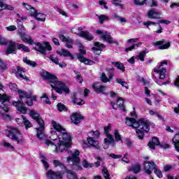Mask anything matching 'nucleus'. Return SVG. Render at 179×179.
<instances>
[{
    "instance_id": "obj_2",
    "label": "nucleus",
    "mask_w": 179,
    "mask_h": 179,
    "mask_svg": "<svg viewBox=\"0 0 179 179\" xmlns=\"http://www.w3.org/2000/svg\"><path fill=\"white\" fill-rule=\"evenodd\" d=\"M9 88L13 90V92H17L20 97V101H13V105L21 114H26L27 113V108L23 106V103L28 106H33V101H36V96H33L31 92H26L22 90H18L17 85L15 83H10Z\"/></svg>"
},
{
    "instance_id": "obj_17",
    "label": "nucleus",
    "mask_w": 179,
    "mask_h": 179,
    "mask_svg": "<svg viewBox=\"0 0 179 179\" xmlns=\"http://www.w3.org/2000/svg\"><path fill=\"white\" fill-rule=\"evenodd\" d=\"M15 121L17 124L20 125V127H25L26 129H27L28 128H31V127H33L31 122H30L28 119L23 115H22L20 118H16Z\"/></svg>"
},
{
    "instance_id": "obj_54",
    "label": "nucleus",
    "mask_w": 179,
    "mask_h": 179,
    "mask_svg": "<svg viewBox=\"0 0 179 179\" xmlns=\"http://www.w3.org/2000/svg\"><path fill=\"white\" fill-rule=\"evenodd\" d=\"M99 5H100V6L103 8V9H108V6H107V1L104 0H99Z\"/></svg>"
},
{
    "instance_id": "obj_11",
    "label": "nucleus",
    "mask_w": 179,
    "mask_h": 179,
    "mask_svg": "<svg viewBox=\"0 0 179 179\" xmlns=\"http://www.w3.org/2000/svg\"><path fill=\"white\" fill-rule=\"evenodd\" d=\"M7 44L8 48L6 51V54L9 55V54H15L16 52V43L12 41H8L2 36L0 35V45H5Z\"/></svg>"
},
{
    "instance_id": "obj_9",
    "label": "nucleus",
    "mask_w": 179,
    "mask_h": 179,
    "mask_svg": "<svg viewBox=\"0 0 179 179\" xmlns=\"http://www.w3.org/2000/svg\"><path fill=\"white\" fill-rule=\"evenodd\" d=\"M6 135L10 139L15 141L17 143H22L23 142V136H22V133L20 131L15 127H10L6 130Z\"/></svg>"
},
{
    "instance_id": "obj_37",
    "label": "nucleus",
    "mask_w": 179,
    "mask_h": 179,
    "mask_svg": "<svg viewBox=\"0 0 179 179\" xmlns=\"http://www.w3.org/2000/svg\"><path fill=\"white\" fill-rule=\"evenodd\" d=\"M64 173H67V178L69 179H78L76 173L71 170L66 169V171H64Z\"/></svg>"
},
{
    "instance_id": "obj_53",
    "label": "nucleus",
    "mask_w": 179,
    "mask_h": 179,
    "mask_svg": "<svg viewBox=\"0 0 179 179\" xmlns=\"http://www.w3.org/2000/svg\"><path fill=\"white\" fill-rule=\"evenodd\" d=\"M2 145L4 148H6L7 149H10L11 150H13V149H15V148L13 147V145H12L10 143L6 142V141H3L2 143Z\"/></svg>"
},
{
    "instance_id": "obj_32",
    "label": "nucleus",
    "mask_w": 179,
    "mask_h": 179,
    "mask_svg": "<svg viewBox=\"0 0 179 179\" xmlns=\"http://www.w3.org/2000/svg\"><path fill=\"white\" fill-rule=\"evenodd\" d=\"M20 36L21 37V40L24 42V43H27L28 44H33V43H34V41H33V38H31V37H30L28 35H26V34L24 33H20Z\"/></svg>"
},
{
    "instance_id": "obj_59",
    "label": "nucleus",
    "mask_w": 179,
    "mask_h": 179,
    "mask_svg": "<svg viewBox=\"0 0 179 179\" xmlns=\"http://www.w3.org/2000/svg\"><path fill=\"white\" fill-rule=\"evenodd\" d=\"M104 132L106 136L111 135V127L108 125L104 128Z\"/></svg>"
},
{
    "instance_id": "obj_63",
    "label": "nucleus",
    "mask_w": 179,
    "mask_h": 179,
    "mask_svg": "<svg viewBox=\"0 0 179 179\" xmlns=\"http://www.w3.org/2000/svg\"><path fill=\"white\" fill-rule=\"evenodd\" d=\"M17 23L18 29H20V30H26V28H24V26H23V23L22 22V21L17 20Z\"/></svg>"
},
{
    "instance_id": "obj_16",
    "label": "nucleus",
    "mask_w": 179,
    "mask_h": 179,
    "mask_svg": "<svg viewBox=\"0 0 179 179\" xmlns=\"http://www.w3.org/2000/svg\"><path fill=\"white\" fill-rule=\"evenodd\" d=\"M160 23H162L164 24H170V23H171V22H170L169 20H161L159 21V23L157 22H150V21H147L145 22H143V26H146V27H148V29H149V26H159V30H157L155 31V33H158L160 34V33L162 32V27L160 26Z\"/></svg>"
},
{
    "instance_id": "obj_50",
    "label": "nucleus",
    "mask_w": 179,
    "mask_h": 179,
    "mask_svg": "<svg viewBox=\"0 0 179 179\" xmlns=\"http://www.w3.org/2000/svg\"><path fill=\"white\" fill-rule=\"evenodd\" d=\"M74 73H76V79L78 83H82L83 82V78H82V76H80V73L74 71Z\"/></svg>"
},
{
    "instance_id": "obj_1",
    "label": "nucleus",
    "mask_w": 179,
    "mask_h": 179,
    "mask_svg": "<svg viewBox=\"0 0 179 179\" xmlns=\"http://www.w3.org/2000/svg\"><path fill=\"white\" fill-rule=\"evenodd\" d=\"M51 127L50 140H46L45 136V138L42 141H45L44 143L46 146H55V152H66L71 148V143H72L71 134L55 120H52Z\"/></svg>"
},
{
    "instance_id": "obj_24",
    "label": "nucleus",
    "mask_w": 179,
    "mask_h": 179,
    "mask_svg": "<svg viewBox=\"0 0 179 179\" xmlns=\"http://www.w3.org/2000/svg\"><path fill=\"white\" fill-rule=\"evenodd\" d=\"M59 37L60 40L63 41V43H66V47L67 48H72L73 45V40H72L71 38L65 37V36H64L63 34H60Z\"/></svg>"
},
{
    "instance_id": "obj_7",
    "label": "nucleus",
    "mask_w": 179,
    "mask_h": 179,
    "mask_svg": "<svg viewBox=\"0 0 179 179\" xmlns=\"http://www.w3.org/2000/svg\"><path fill=\"white\" fill-rule=\"evenodd\" d=\"M29 116L31 117L33 120L36 121L38 127L36 128V136L37 138L40 140H43L45 138V134H44V129H45V124H44V120H43V118L40 115V114L37 113L35 110H30L29 112Z\"/></svg>"
},
{
    "instance_id": "obj_5",
    "label": "nucleus",
    "mask_w": 179,
    "mask_h": 179,
    "mask_svg": "<svg viewBox=\"0 0 179 179\" xmlns=\"http://www.w3.org/2000/svg\"><path fill=\"white\" fill-rule=\"evenodd\" d=\"M167 62L164 60L161 62L160 65L155 67L152 71V78L155 80V83L157 85H167L170 81L168 80L167 83H160L159 80H163L166 78V73H167Z\"/></svg>"
},
{
    "instance_id": "obj_64",
    "label": "nucleus",
    "mask_w": 179,
    "mask_h": 179,
    "mask_svg": "<svg viewBox=\"0 0 179 179\" xmlns=\"http://www.w3.org/2000/svg\"><path fill=\"white\" fill-rule=\"evenodd\" d=\"M16 26L15 25H10V26H8V27H6V29L8 31H15V30H16Z\"/></svg>"
},
{
    "instance_id": "obj_8",
    "label": "nucleus",
    "mask_w": 179,
    "mask_h": 179,
    "mask_svg": "<svg viewBox=\"0 0 179 179\" xmlns=\"http://www.w3.org/2000/svg\"><path fill=\"white\" fill-rule=\"evenodd\" d=\"M69 157H67L66 162L71 164L73 170H82V166L80 165V158L79 155L80 152L78 150L73 151H68Z\"/></svg>"
},
{
    "instance_id": "obj_39",
    "label": "nucleus",
    "mask_w": 179,
    "mask_h": 179,
    "mask_svg": "<svg viewBox=\"0 0 179 179\" xmlns=\"http://www.w3.org/2000/svg\"><path fill=\"white\" fill-rule=\"evenodd\" d=\"M22 50V51H24V52H30V49L29 48V47L23 44L15 45V50Z\"/></svg>"
},
{
    "instance_id": "obj_51",
    "label": "nucleus",
    "mask_w": 179,
    "mask_h": 179,
    "mask_svg": "<svg viewBox=\"0 0 179 179\" xmlns=\"http://www.w3.org/2000/svg\"><path fill=\"white\" fill-rule=\"evenodd\" d=\"M83 167H85V169H90V168H92V167H94V164H89V163L87 162V161H86L85 159H84V160L83 161Z\"/></svg>"
},
{
    "instance_id": "obj_25",
    "label": "nucleus",
    "mask_w": 179,
    "mask_h": 179,
    "mask_svg": "<svg viewBox=\"0 0 179 179\" xmlns=\"http://www.w3.org/2000/svg\"><path fill=\"white\" fill-rule=\"evenodd\" d=\"M106 48V45L103 43H100L99 42H95L94 46L92 48V50L94 51V54L99 55L103 50Z\"/></svg>"
},
{
    "instance_id": "obj_57",
    "label": "nucleus",
    "mask_w": 179,
    "mask_h": 179,
    "mask_svg": "<svg viewBox=\"0 0 179 179\" xmlns=\"http://www.w3.org/2000/svg\"><path fill=\"white\" fill-rule=\"evenodd\" d=\"M149 114L150 115H156V117H158L159 120H163V117H162V115H160L159 113L155 110H150Z\"/></svg>"
},
{
    "instance_id": "obj_6",
    "label": "nucleus",
    "mask_w": 179,
    "mask_h": 179,
    "mask_svg": "<svg viewBox=\"0 0 179 179\" xmlns=\"http://www.w3.org/2000/svg\"><path fill=\"white\" fill-rule=\"evenodd\" d=\"M52 164L54 167L59 168L63 170L62 171H54L52 169L48 170L45 173L46 179H62V176H64V173L66 171V167L65 165L61 162V161L57 159H54L52 161Z\"/></svg>"
},
{
    "instance_id": "obj_13",
    "label": "nucleus",
    "mask_w": 179,
    "mask_h": 179,
    "mask_svg": "<svg viewBox=\"0 0 179 179\" xmlns=\"http://www.w3.org/2000/svg\"><path fill=\"white\" fill-rule=\"evenodd\" d=\"M4 93L2 85L0 84V103H1L0 108H2L6 113H8L9 106L8 104H9V96H6Z\"/></svg>"
},
{
    "instance_id": "obj_18",
    "label": "nucleus",
    "mask_w": 179,
    "mask_h": 179,
    "mask_svg": "<svg viewBox=\"0 0 179 179\" xmlns=\"http://www.w3.org/2000/svg\"><path fill=\"white\" fill-rule=\"evenodd\" d=\"M103 149H108L110 145H111L112 148H115V145H117L113 135L106 136V138L103 140Z\"/></svg>"
},
{
    "instance_id": "obj_31",
    "label": "nucleus",
    "mask_w": 179,
    "mask_h": 179,
    "mask_svg": "<svg viewBox=\"0 0 179 179\" xmlns=\"http://www.w3.org/2000/svg\"><path fill=\"white\" fill-rule=\"evenodd\" d=\"M20 36L21 37V40L24 42V43H27L28 44H33V43H34V41H33V38H31V37H30L28 35H26V34L24 33H20Z\"/></svg>"
},
{
    "instance_id": "obj_19",
    "label": "nucleus",
    "mask_w": 179,
    "mask_h": 179,
    "mask_svg": "<svg viewBox=\"0 0 179 179\" xmlns=\"http://www.w3.org/2000/svg\"><path fill=\"white\" fill-rule=\"evenodd\" d=\"M153 45H155V47H157V48H158V50H167L169 48H170V42H166V41H156L154 42Z\"/></svg>"
},
{
    "instance_id": "obj_48",
    "label": "nucleus",
    "mask_w": 179,
    "mask_h": 179,
    "mask_svg": "<svg viewBox=\"0 0 179 179\" xmlns=\"http://www.w3.org/2000/svg\"><path fill=\"white\" fill-rule=\"evenodd\" d=\"M41 101H43L45 104H51V102L50 101V99H48V96L47 94H43L42 96L41 97Z\"/></svg>"
},
{
    "instance_id": "obj_62",
    "label": "nucleus",
    "mask_w": 179,
    "mask_h": 179,
    "mask_svg": "<svg viewBox=\"0 0 179 179\" xmlns=\"http://www.w3.org/2000/svg\"><path fill=\"white\" fill-rule=\"evenodd\" d=\"M90 134L94 139H97L100 136V132L99 131H92Z\"/></svg>"
},
{
    "instance_id": "obj_20",
    "label": "nucleus",
    "mask_w": 179,
    "mask_h": 179,
    "mask_svg": "<svg viewBox=\"0 0 179 179\" xmlns=\"http://www.w3.org/2000/svg\"><path fill=\"white\" fill-rule=\"evenodd\" d=\"M155 169H156V164H155V162H148L144 163V171L146 174H148V176L152 174V170Z\"/></svg>"
},
{
    "instance_id": "obj_29",
    "label": "nucleus",
    "mask_w": 179,
    "mask_h": 179,
    "mask_svg": "<svg viewBox=\"0 0 179 179\" xmlns=\"http://www.w3.org/2000/svg\"><path fill=\"white\" fill-rule=\"evenodd\" d=\"M159 145H160V141L157 137H153L152 141L148 143L150 149H152V150H155V149H156V146H159Z\"/></svg>"
},
{
    "instance_id": "obj_10",
    "label": "nucleus",
    "mask_w": 179,
    "mask_h": 179,
    "mask_svg": "<svg viewBox=\"0 0 179 179\" xmlns=\"http://www.w3.org/2000/svg\"><path fill=\"white\" fill-rule=\"evenodd\" d=\"M23 6L29 11V15L34 17L38 22H45V14L37 12V10L31 5L26 3H22Z\"/></svg>"
},
{
    "instance_id": "obj_38",
    "label": "nucleus",
    "mask_w": 179,
    "mask_h": 179,
    "mask_svg": "<svg viewBox=\"0 0 179 179\" xmlns=\"http://www.w3.org/2000/svg\"><path fill=\"white\" fill-rule=\"evenodd\" d=\"M111 3L115 6H118L120 9H125V5L121 0H111Z\"/></svg>"
},
{
    "instance_id": "obj_56",
    "label": "nucleus",
    "mask_w": 179,
    "mask_h": 179,
    "mask_svg": "<svg viewBox=\"0 0 179 179\" xmlns=\"http://www.w3.org/2000/svg\"><path fill=\"white\" fill-rule=\"evenodd\" d=\"M78 47L80 54L85 55L86 54V48H85V46L82 45V43H78Z\"/></svg>"
},
{
    "instance_id": "obj_49",
    "label": "nucleus",
    "mask_w": 179,
    "mask_h": 179,
    "mask_svg": "<svg viewBox=\"0 0 179 179\" xmlns=\"http://www.w3.org/2000/svg\"><path fill=\"white\" fill-rule=\"evenodd\" d=\"M23 62L27 64V65H29V66H36V62L30 61V59H27V57H24L23 59Z\"/></svg>"
},
{
    "instance_id": "obj_41",
    "label": "nucleus",
    "mask_w": 179,
    "mask_h": 179,
    "mask_svg": "<svg viewBox=\"0 0 179 179\" xmlns=\"http://www.w3.org/2000/svg\"><path fill=\"white\" fill-rule=\"evenodd\" d=\"M78 59L80 62H83L85 65H93L94 62L92 60H89L83 57H78Z\"/></svg>"
},
{
    "instance_id": "obj_27",
    "label": "nucleus",
    "mask_w": 179,
    "mask_h": 179,
    "mask_svg": "<svg viewBox=\"0 0 179 179\" xmlns=\"http://www.w3.org/2000/svg\"><path fill=\"white\" fill-rule=\"evenodd\" d=\"M49 59L55 64L56 65H59L60 68H65L66 66V64L65 63H59V59L58 57L55 56V55H51L49 57Z\"/></svg>"
},
{
    "instance_id": "obj_26",
    "label": "nucleus",
    "mask_w": 179,
    "mask_h": 179,
    "mask_svg": "<svg viewBox=\"0 0 179 179\" xmlns=\"http://www.w3.org/2000/svg\"><path fill=\"white\" fill-rule=\"evenodd\" d=\"M92 88L95 92H96V93H102L103 94H106V87L104 85H101L99 83H95L92 85Z\"/></svg>"
},
{
    "instance_id": "obj_21",
    "label": "nucleus",
    "mask_w": 179,
    "mask_h": 179,
    "mask_svg": "<svg viewBox=\"0 0 179 179\" xmlns=\"http://www.w3.org/2000/svg\"><path fill=\"white\" fill-rule=\"evenodd\" d=\"M78 30L80 31L78 34V36H79L80 37H82L83 38H85V40H87L88 41H92V40H93L94 38L92 36V34L89 33V31H82L83 30L82 27H78Z\"/></svg>"
},
{
    "instance_id": "obj_43",
    "label": "nucleus",
    "mask_w": 179,
    "mask_h": 179,
    "mask_svg": "<svg viewBox=\"0 0 179 179\" xmlns=\"http://www.w3.org/2000/svg\"><path fill=\"white\" fill-rule=\"evenodd\" d=\"M112 64H113V65H115V66L117 67V69H120V71L124 72L125 66H124L123 64H122L120 62H113Z\"/></svg>"
},
{
    "instance_id": "obj_36",
    "label": "nucleus",
    "mask_w": 179,
    "mask_h": 179,
    "mask_svg": "<svg viewBox=\"0 0 179 179\" xmlns=\"http://www.w3.org/2000/svg\"><path fill=\"white\" fill-rule=\"evenodd\" d=\"M145 57H146V50L138 53L135 57V59H137V61H141V62H143L145 61Z\"/></svg>"
},
{
    "instance_id": "obj_52",
    "label": "nucleus",
    "mask_w": 179,
    "mask_h": 179,
    "mask_svg": "<svg viewBox=\"0 0 179 179\" xmlns=\"http://www.w3.org/2000/svg\"><path fill=\"white\" fill-rule=\"evenodd\" d=\"M102 174L105 179H110V173H108V170L106 168H103L102 169Z\"/></svg>"
},
{
    "instance_id": "obj_46",
    "label": "nucleus",
    "mask_w": 179,
    "mask_h": 179,
    "mask_svg": "<svg viewBox=\"0 0 179 179\" xmlns=\"http://www.w3.org/2000/svg\"><path fill=\"white\" fill-rule=\"evenodd\" d=\"M114 136L115 142H122V138H121V135L120 134V132H118V130L115 129L114 131Z\"/></svg>"
},
{
    "instance_id": "obj_55",
    "label": "nucleus",
    "mask_w": 179,
    "mask_h": 179,
    "mask_svg": "<svg viewBox=\"0 0 179 179\" xmlns=\"http://www.w3.org/2000/svg\"><path fill=\"white\" fill-rule=\"evenodd\" d=\"M101 80L103 83H107V82H110V79L107 78V76H106V73H103L101 76Z\"/></svg>"
},
{
    "instance_id": "obj_23",
    "label": "nucleus",
    "mask_w": 179,
    "mask_h": 179,
    "mask_svg": "<svg viewBox=\"0 0 179 179\" xmlns=\"http://www.w3.org/2000/svg\"><path fill=\"white\" fill-rule=\"evenodd\" d=\"M111 106L114 110H117L118 107H120L122 111H125V108L124 107V99L121 97H117V104L111 102Z\"/></svg>"
},
{
    "instance_id": "obj_42",
    "label": "nucleus",
    "mask_w": 179,
    "mask_h": 179,
    "mask_svg": "<svg viewBox=\"0 0 179 179\" xmlns=\"http://www.w3.org/2000/svg\"><path fill=\"white\" fill-rule=\"evenodd\" d=\"M116 82L117 83H119V85H121L122 87H125V89H127V90L129 89V85H128V83H127L124 80L121 78H117Z\"/></svg>"
},
{
    "instance_id": "obj_22",
    "label": "nucleus",
    "mask_w": 179,
    "mask_h": 179,
    "mask_svg": "<svg viewBox=\"0 0 179 179\" xmlns=\"http://www.w3.org/2000/svg\"><path fill=\"white\" fill-rule=\"evenodd\" d=\"M71 120L73 124H80L82 120H83V116L80 114V113H73L71 115Z\"/></svg>"
},
{
    "instance_id": "obj_44",
    "label": "nucleus",
    "mask_w": 179,
    "mask_h": 179,
    "mask_svg": "<svg viewBox=\"0 0 179 179\" xmlns=\"http://www.w3.org/2000/svg\"><path fill=\"white\" fill-rule=\"evenodd\" d=\"M96 16L98 17V19L101 24L104 23V22H106V20H110V17L106 15H96Z\"/></svg>"
},
{
    "instance_id": "obj_58",
    "label": "nucleus",
    "mask_w": 179,
    "mask_h": 179,
    "mask_svg": "<svg viewBox=\"0 0 179 179\" xmlns=\"http://www.w3.org/2000/svg\"><path fill=\"white\" fill-rule=\"evenodd\" d=\"M57 110L59 111H66V107H65V105L62 104V103H58L57 104Z\"/></svg>"
},
{
    "instance_id": "obj_35",
    "label": "nucleus",
    "mask_w": 179,
    "mask_h": 179,
    "mask_svg": "<svg viewBox=\"0 0 179 179\" xmlns=\"http://www.w3.org/2000/svg\"><path fill=\"white\" fill-rule=\"evenodd\" d=\"M143 2V5H147L148 6H150V8H156L159 6L156 0H144Z\"/></svg>"
},
{
    "instance_id": "obj_33",
    "label": "nucleus",
    "mask_w": 179,
    "mask_h": 179,
    "mask_svg": "<svg viewBox=\"0 0 179 179\" xmlns=\"http://www.w3.org/2000/svg\"><path fill=\"white\" fill-rule=\"evenodd\" d=\"M57 54L59 55H61L62 57H69L71 59H73V55L71 54V52L65 50V49H62L61 50H57Z\"/></svg>"
},
{
    "instance_id": "obj_3",
    "label": "nucleus",
    "mask_w": 179,
    "mask_h": 179,
    "mask_svg": "<svg viewBox=\"0 0 179 179\" xmlns=\"http://www.w3.org/2000/svg\"><path fill=\"white\" fill-rule=\"evenodd\" d=\"M131 116L132 117H126L127 125L136 129V132L139 139H143L145 132H149V121L145 118L136 120L138 115H136V112H135V108H134V110L131 112Z\"/></svg>"
},
{
    "instance_id": "obj_45",
    "label": "nucleus",
    "mask_w": 179,
    "mask_h": 179,
    "mask_svg": "<svg viewBox=\"0 0 179 179\" xmlns=\"http://www.w3.org/2000/svg\"><path fill=\"white\" fill-rule=\"evenodd\" d=\"M129 171H133V173L136 174L141 171V166L139 164H134L132 166L131 169H129Z\"/></svg>"
},
{
    "instance_id": "obj_34",
    "label": "nucleus",
    "mask_w": 179,
    "mask_h": 179,
    "mask_svg": "<svg viewBox=\"0 0 179 179\" xmlns=\"http://www.w3.org/2000/svg\"><path fill=\"white\" fill-rule=\"evenodd\" d=\"M40 159L42 164H43V167H45V170H48L50 169V164H48V159L44 156V155H40Z\"/></svg>"
},
{
    "instance_id": "obj_61",
    "label": "nucleus",
    "mask_w": 179,
    "mask_h": 179,
    "mask_svg": "<svg viewBox=\"0 0 179 179\" xmlns=\"http://www.w3.org/2000/svg\"><path fill=\"white\" fill-rule=\"evenodd\" d=\"M7 69L8 66L6 65V63L0 59V69L5 70Z\"/></svg>"
},
{
    "instance_id": "obj_12",
    "label": "nucleus",
    "mask_w": 179,
    "mask_h": 179,
    "mask_svg": "<svg viewBox=\"0 0 179 179\" xmlns=\"http://www.w3.org/2000/svg\"><path fill=\"white\" fill-rule=\"evenodd\" d=\"M95 33L103 41L109 43V44H115L116 45H118V42L116 41H113V37H111V35H110V32L101 29H97L95 31Z\"/></svg>"
},
{
    "instance_id": "obj_40",
    "label": "nucleus",
    "mask_w": 179,
    "mask_h": 179,
    "mask_svg": "<svg viewBox=\"0 0 179 179\" xmlns=\"http://www.w3.org/2000/svg\"><path fill=\"white\" fill-rule=\"evenodd\" d=\"M73 103L78 104V106H82V104H85V101L81 99H78L76 93L73 94Z\"/></svg>"
},
{
    "instance_id": "obj_15",
    "label": "nucleus",
    "mask_w": 179,
    "mask_h": 179,
    "mask_svg": "<svg viewBox=\"0 0 179 179\" xmlns=\"http://www.w3.org/2000/svg\"><path fill=\"white\" fill-rule=\"evenodd\" d=\"M87 141V142H86V141H83V148H88L89 146H92L93 148H96V149H100V148H101L99 141L94 139L93 137L88 136Z\"/></svg>"
},
{
    "instance_id": "obj_4",
    "label": "nucleus",
    "mask_w": 179,
    "mask_h": 179,
    "mask_svg": "<svg viewBox=\"0 0 179 179\" xmlns=\"http://www.w3.org/2000/svg\"><path fill=\"white\" fill-rule=\"evenodd\" d=\"M41 75L43 79L49 80V85H50L52 89H55L57 93H59L60 94H62V93H69V88L64 83L58 81V78L55 76L47 71L42 72Z\"/></svg>"
},
{
    "instance_id": "obj_47",
    "label": "nucleus",
    "mask_w": 179,
    "mask_h": 179,
    "mask_svg": "<svg viewBox=\"0 0 179 179\" xmlns=\"http://www.w3.org/2000/svg\"><path fill=\"white\" fill-rule=\"evenodd\" d=\"M142 45V43H138L136 44H133L131 46L128 47L125 49L126 52H129V51H132V50H135V48H136V47H139Z\"/></svg>"
},
{
    "instance_id": "obj_30",
    "label": "nucleus",
    "mask_w": 179,
    "mask_h": 179,
    "mask_svg": "<svg viewBox=\"0 0 179 179\" xmlns=\"http://www.w3.org/2000/svg\"><path fill=\"white\" fill-rule=\"evenodd\" d=\"M15 76L18 79H25L26 80H29V78L24 74V71H23L20 66L17 67Z\"/></svg>"
},
{
    "instance_id": "obj_14",
    "label": "nucleus",
    "mask_w": 179,
    "mask_h": 179,
    "mask_svg": "<svg viewBox=\"0 0 179 179\" xmlns=\"http://www.w3.org/2000/svg\"><path fill=\"white\" fill-rule=\"evenodd\" d=\"M34 50L38 51L42 55H46V51H51L52 47H51V45L48 42L37 43L34 47Z\"/></svg>"
},
{
    "instance_id": "obj_28",
    "label": "nucleus",
    "mask_w": 179,
    "mask_h": 179,
    "mask_svg": "<svg viewBox=\"0 0 179 179\" xmlns=\"http://www.w3.org/2000/svg\"><path fill=\"white\" fill-rule=\"evenodd\" d=\"M149 19H160V13L157 10L151 9L148 12Z\"/></svg>"
},
{
    "instance_id": "obj_60",
    "label": "nucleus",
    "mask_w": 179,
    "mask_h": 179,
    "mask_svg": "<svg viewBox=\"0 0 179 179\" xmlns=\"http://www.w3.org/2000/svg\"><path fill=\"white\" fill-rule=\"evenodd\" d=\"M154 169H155V174H156V176H157L159 178H162L163 177V173H162V171L156 168Z\"/></svg>"
}]
</instances>
